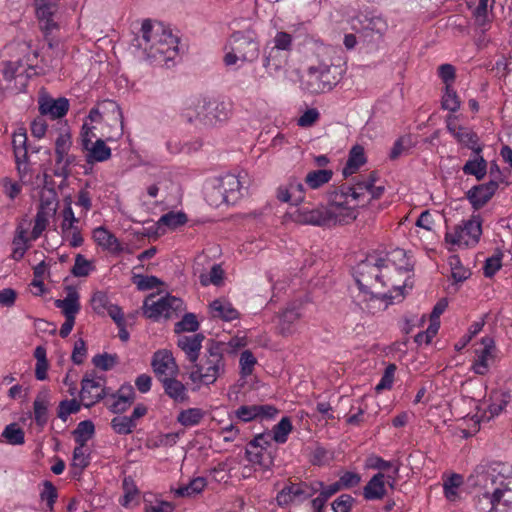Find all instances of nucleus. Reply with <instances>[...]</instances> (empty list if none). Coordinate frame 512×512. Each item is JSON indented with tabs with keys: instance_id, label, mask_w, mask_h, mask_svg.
I'll list each match as a JSON object with an SVG mask.
<instances>
[{
	"instance_id": "f257e3e1",
	"label": "nucleus",
	"mask_w": 512,
	"mask_h": 512,
	"mask_svg": "<svg viewBox=\"0 0 512 512\" xmlns=\"http://www.w3.org/2000/svg\"><path fill=\"white\" fill-rule=\"evenodd\" d=\"M479 512H494L512 505V476L508 466H478L466 480Z\"/></svg>"
},
{
	"instance_id": "f03ea898",
	"label": "nucleus",
	"mask_w": 512,
	"mask_h": 512,
	"mask_svg": "<svg viewBox=\"0 0 512 512\" xmlns=\"http://www.w3.org/2000/svg\"><path fill=\"white\" fill-rule=\"evenodd\" d=\"M402 271V268H395L389 259L369 257L357 265L355 280L359 289L372 297L390 302L394 299L400 301L404 298L405 285L396 282L393 275Z\"/></svg>"
},
{
	"instance_id": "7ed1b4c3",
	"label": "nucleus",
	"mask_w": 512,
	"mask_h": 512,
	"mask_svg": "<svg viewBox=\"0 0 512 512\" xmlns=\"http://www.w3.org/2000/svg\"><path fill=\"white\" fill-rule=\"evenodd\" d=\"M142 42L147 58L158 65H167L178 55V38L162 23L144 20L141 27Z\"/></svg>"
},
{
	"instance_id": "20e7f679",
	"label": "nucleus",
	"mask_w": 512,
	"mask_h": 512,
	"mask_svg": "<svg viewBox=\"0 0 512 512\" xmlns=\"http://www.w3.org/2000/svg\"><path fill=\"white\" fill-rule=\"evenodd\" d=\"M225 360L220 344L211 341L204 355L192 364L189 379L193 383L211 385L225 373Z\"/></svg>"
},
{
	"instance_id": "39448f33",
	"label": "nucleus",
	"mask_w": 512,
	"mask_h": 512,
	"mask_svg": "<svg viewBox=\"0 0 512 512\" xmlns=\"http://www.w3.org/2000/svg\"><path fill=\"white\" fill-rule=\"evenodd\" d=\"M91 122L101 124V137L106 141H117L123 135V114L113 100L105 99L97 103L88 115Z\"/></svg>"
},
{
	"instance_id": "423d86ee",
	"label": "nucleus",
	"mask_w": 512,
	"mask_h": 512,
	"mask_svg": "<svg viewBox=\"0 0 512 512\" xmlns=\"http://www.w3.org/2000/svg\"><path fill=\"white\" fill-rule=\"evenodd\" d=\"M344 70L335 63L320 62L310 66L304 78V86L312 94L331 91L341 80Z\"/></svg>"
},
{
	"instance_id": "0eeeda50",
	"label": "nucleus",
	"mask_w": 512,
	"mask_h": 512,
	"mask_svg": "<svg viewBox=\"0 0 512 512\" xmlns=\"http://www.w3.org/2000/svg\"><path fill=\"white\" fill-rule=\"evenodd\" d=\"M230 48L223 58L226 66L235 65L238 61L252 62L259 55V42L252 31L234 32L230 39Z\"/></svg>"
},
{
	"instance_id": "6e6552de",
	"label": "nucleus",
	"mask_w": 512,
	"mask_h": 512,
	"mask_svg": "<svg viewBox=\"0 0 512 512\" xmlns=\"http://www.w3.org/2000/svg\"><path fill=\"white\" fill-rule=\"evenodd\" d=\"M182 309L183 301L168 294L159 297L158 294L152 293L145 298L143 303V314L152 320H158L160 317L173 318Z\"/></svg>"
},
{
	"instance_id": "1a4fd4ad",
	"label": "nucleus",
	"mask_w": 512,
	"mask_h": 512,
	"mask_svg": "<svg viewBox=\"0 0 512 512\" xmlns=\"http://www.w3.org/2000/svg\"><path fill=\"white\" fill-rule=\"evenodd\" d=\"M482 234L481 220L479 216H473L464 221L463 226H455L452 232H447L445 240L458 246H469L478 243Z\"/></svg>"
},
{
	"instance_id": "9d476101",
	"label": "nucleus",
	"mask_w": 512,
	"mask_h": 512,
	"mask_svg": "<svg viewBox=\"0 0 512 512\" xmlns=\"http://www.w3.org/2000/svg\"><path fill=\"white\" fill-rule=\"evenodd\" d=\"M218 192L223 196V201L227 204H234L243 195L242 191L247 190L250 184L247 173L238 175L226 174L219 180Z\"/></svg>"
},
{
	"instance_id": "9b49d317",
	"label": "nucleus",
	"mask_w": 512,
	"mask_h": 512,
	"mask_svg": "<svg viewBox=\"0 0 512 512\" xmlns=\"http://www.w3.org/2000/svg\"><path fill=\"white\" fill-rule=\"evenodd\" d=\"M65 207L62 211V223L60 225L62 237L69 242L73 248L80 247L84 239L81 235V230L78 227L79 218H76L72 209V198L67 196L64 198Z\"/></svg>"
},
{
	"instance_id": "f8f14e48",
	"label": "nucleus",
	"mask_w": 512,
	"mask_h": 512,
	"mask_svg": "<svg viewBox=\"0 0 512 512\" xmlns=\"http://www.w3.org/2000/svg\"><path fill=\"white\" fill-rule=\"evenodd\" d=\"M351 23L352 28L365 37H370L373 34L382 37L388 28L387 22L382 17L368 14L354 17Z\"/></svg>"
},
{
	"instance_id": "ddd939ff",
	"label": "nucleus",
	"mask_w": 512,
	"mask_h": 512,
	"mask_svg": "<svg viewBox=\"0 0 512 512\" xmlns=\"http://www.w3.org/2000/svg\"><path fill=\"white\" fill-rule=\"evenodd\" d=\"M209 97L198 96L191 99L185 104V107L181 111V117L187 123L195 126H204V122L208 118L206 114L207 108H209Z\"/></svg>"
},
{
	"instance_id": "4468645a",
	"label": "nucleus",
	"mask_w": 512,
	"mask_h": 512,
	"mask_svg": "<svg viewBox=\"0 0 512 512\" xmlns=\"http://www.w3.org/2000/svg\"><path fill=\"white\" fill-rule=\"evenodd\" d=\"M151 366L159 381L164 380V377H176L179 372L172 352L166 349L158 350L153 354Z\"/></svg>"
},
{
	"instance_id": "2eb2a0df",
	"label": "nucleus",
	"mask_w": 512,
	"mask_h": 512,
	"mask_svg": "<svg viewBox=\"0 0 512 512\" xmlns=\"http://www.w3.org/2000/svg\"><path fill=\"white\" fill-rule=\"evenodd\" d=\"M103 382L101 377L89 378L85 376L82 379L80 398L85 407L90 408L106 396V389L103 387Z\"/></svg>"
},
{
	"instance_id": "dca6fc26",
	"label": "nucleus",
	"mask_w": 512,
	"mask_h": 512,
	"mask_svg": "<svg viewBox=\"0 0 512 512\" xmlns=\"http://www.w3.org/2000/svg\"><path fill=\"white\" fill-rule=\"evenodd\" d=\"M291 219L299 224L327 226V207H301L289 213Z\"/></svg>"
},
{
	"instance_id": "f3484780",
	"label": "nucleus",
	"mask_w": 512,
	"mask_h": 512,
	"mask_svg": "<svg viewBox=\"0 0 512 512\" xmlns=\"http://www.w3.org/2000/svg\"><path fill=\"white\" fill-rule=\"evenodd\" d=\"M292 37L286 32H278L274 37V46L266 52L263 65L266 69L277 71L281 67V62L277 60L279 50H290Z\"/></svg>"
},
{
	"instance_id": "a211bd4d",
	"label": "nucleus",
	"mask_w": 512,
	"mask_h": 512,
	"mask_svg": "<svg viewBox=\"0 0 512 512\" xmlns=\"http://www.w3.org/2000/svg\"><path fill=\"white\" fill-rule=\"evenodd\" d=\"M311 497V492L308 490V484L306 483H290L283 487L278 492L276 501L279 506H288L292 502L298 500L303 501Z\"/></svg>"
},
{
	"instance_id": "6ab92c4d",
	"label": "nucleus",
	"mask_w": 512,
	"mask_h": 512,
	"mask_svg": "<svg viewBox=\"0 0 512 512\" xmlns=\"http://www.w3.org/2000/svg\"><path fill=\"white\" fill-rule=\"evenodd\" d=\"M209 108L206 110L207 121L204 127H214L218 123L225 122L232 115V104L209 97Z\"/></svg>"
},
{
	"instance_id": "aec40b11",
	"label": "nucleus",
	"mask_w": 512,
	"mask_h": 512,
	"mask_svg": "<svg viewBox=\"0 0 512 512\" xmlns=\"http://www.w3.org/2000/svg\"><path fill=\"white\" fill-rule=\"evenodd\" d=\"M498 189L496 181L475 185L466 192V198L475 210L481 209L493 197Z\"/></svg>"
},
{
	"instance_id": "412c9836",
	"label": "nucleus",
	"mask_w": 512,
	"mask_h": 512,
	"mask_svg": "<svg viewBox=\"0 0 512 512\" xmlns=\"http://www.w3.org/2000/svg\"><path fill=\"white\" fill-rule=\"evenodd\" d=\"M38 103L41 115H49L51 119L62 118L69 110V101L64 97L53 99L50 96H41Z\"/></svg>"
},
{
	"instance_id": "4be33fe9",
	"label": "nucleus",
	"mask_w": 512,
	"mask_h": 512,
	"mask_svg": "<svg viewBox=\"0 0 512 512\" xmlns=\"http://www.w3.org/2000/svg\"><path fill=\"white\" fill-rule=\"evenodd\" d=\"M483 348L477 353V358L473 363L472 370L478 375H485L490 368V363L494 358L493 351L495 349L494 339L491 337L482 338Z\"/></svg>"
},
{
	"instance_id": "5701e85b",
	"label": "nucleus",
	"mask_w": 512,
	"mask_h": 512,
	"mask_svg": "<svg viewBox=\"0 0 512 512\" xmlns=\"http://www.w3.org/2000/svg\"><path fill=\"white\" fill-rule=\"evenodd\" d=\"M204 339L205 336L202 333L190 336L182 335L178 337L177 346L184 352L187 360L193 364L199 359Z\"/></svg>"
},
{
	"instance_id": "b1692460",
	"label": "nucleus",
	"mask_w": 512,
	"mask_h": 512,
	"mask_svg": "<svg viewBox=\"0 0 512 512\" xmlns=\"http://www.w3.org/2000/svg\"><path fill=\"white\" fill-rule=\"evenodd\" d=\"M304 185L296 178H291L289 182L280 186L277 190V198L282 202H291L298 205L304 200Z\"/></svg>"
},
{
	"instance_id": "393cba45",
	"label": "nucleus",
	"mask_w": 512,
	"mask_h": 512,
	"mask_svg": "<svg viewBox=\"0 0 512 512\" xmlns=\"http://www.w3.org/2000/svg\"><path fill=\"white\" fill-rule=\"evenodd\" d=\"M277 412L278 410L272 405H243L237 409L236 416L243 422H249L256 418H271Z\"/></svg>"
},
{
	"instance_id": "a878e982",
	"label": "nucleus",
	"mask_w": 512,
	"mask_h": 512,
	"mask_svg": "<svg viewBox=\"0 0 512 512\" xmlns=\"http://www.w3.org/2000/svg\"><path fill=\"white\" fill-rule=\"evenodd\" d=\"M136 397L134 388L130 384L122 385L115 394H112L113 403L109 405L111 412L121 414L134 402Z\"/></svg>"
},
{
	"instance_id": "bb28decb",
	"label": "nucleus",
	"mask_w": 512,
	"mask_h": 512,
	"mask_svg": "<svg viewBox=\"0 0 512 512\" xmlns=\"http://www.w3.org/2000/svg\"><path fill=\"white\" fill-rule=\"evenodd\" d=\"M357 213L352 206L327 207V226L344 225L354 221Z\"/></svg>"
},
{
	"instance_id": "cd10ccee",
	"label": "nucleus",
	"mask_w": 512,
	"mask_h": 512,
	"mask_svg": "<svg viewBox=\"0 0 512 512\" xmlns=\"http://www.w3.org/2000/svg\"><path fill=\"white\" fill-rule=\"evenodd\" d=\"M209 311L213 318L223 321H232L239 317V312L225 299H216L209 305Z\"/></svg>"
},
{
	"instance_id": "c85d7f7f",
	"label": "nucleus",
	"mask_w": 512,
	"mask_h": 512,
	"mask_svg": "<svg viewBox=\"0 0 512 512\" xmlns=\"http://www.w3.org/2000/svg\"><path fill=\"white\" fill-rule=\"evenodd\" d=\"M50 405V394L47 389L39 391L34 402V418L38 426L44 427L48 421V406Z\"/></svg>"
},
{
	"instance_id": "c756f323",
	"label": "nucleus",
	"mask_w": 512,
	"mask_h": 512,
	"mask_svg": "<svg viewBox=\"0 0 512 512\" xmlns=\"http://www.w3.org/2000/svg\"><path fill=\"white\" fill-rule=\"evenodd\" d=\"M55 306L62 310L65 317H76L80 310L79 294L73 287H68L67 296L64 299H57Z\"/></svg>"
},
{
	"instance_id": "7c9ffc66",
	"label": "nucleus",
	"mask_w": 512,
	"mask_h": 512,
	"mask_svg": "<svg viewBox=\"0 0 512 512\" xmlns=\"http://www.w3.org/2000/svg\"><path fill=\"white\" fill-rule=\"evenodd\" d=\"M386 494L385 475L375 474L363 488V496L366 500L382 499Z\"/></svg>"
},
{
	"instance_id": "2f4dec72",
	"label": "nucleus",
	"mask_w": 512,
	"mask_h": 512,
	"mask_svg": "<svg viewBox=\"0 0 512 512\" xmlns=\"http://www.w3.org/2000/svg\"><path fill=\"white\" fill-rule=\"evenodd\" d=\"M93 238L97 244L113 253L122 251V246L114 234L104 227H97L93 231Z\"/></svg>"
},
{
	"instance_id": "473e14b6",
	"label": "nucleus",
	"mask_w": 512,
	"mask_h": 512,
	"mask_svg": "<svg viewBox=\"0 0 512 512\" xmlns=\"http://www.w3.org/2000/svg\"><path fill=\"white\" fill-rule=\"evenodd\" d=\"M88 163L103 162L111 157V149L105 144L103 137L97 138L94 143L84 149Z\"/></svg>"
},
{
	"instance_id": "72a5a7b5",
	"label": "nucleus",
	"mask_w": 512,
	"mask_h": 512,
	"mask_svg": "<svg viewBox=\"0 0 512 512\" xmlns=\"http://www.w3.org/2000/svg\"><path fill=\"white\" fill-rule=\"evenodd\" d=\"M165 393L175 402H185L188 399L186 387L176 377H164L161 381Z\"/></svg>"
},
{
	"instance_id": "f704fd0d",
	"label": "nucleus",
	"mask_w": 512,
	"mask_h": 512,
	"mask_svg": "<svg viewBox=\"0 0 512 512\" xmlns=\"http://www.w3.org/2000/svg\"><path fill=\"white\" fill-rule=\"evenodd\" d=\"M27 136L26 133H16L13 135V147L16 162L18 165V171L21 173L26 172V163L28 160L27 148H26Z\"/></svg>"
},
{
	"instance_id": "c9c22d12",
	"label": "nucleus",
	"mask_w": 512,
	"mask_h": 512,
	"mask_svg": "<svg viewBox=\"0 0 512 512\" xmlns=\"http://www.w3.org/2000/svg\"><path fill=\"white\" fill-rule=\"evenodd\" d=\"M301 314L295 307L286 308L279 317L278 332L289 336L294 332L293 325L300 319Z\"/></svg>"
},
{
	"instance_id": "e433bc0d",
	"label": "nucleus",
	"mask_w": 512,
	"mask_h": 512,
	"mask_svg": "<svg viewBox=\"0 0 512 512\" xmlns=\"http://www.w3.org/2000/svg\"><path fill=\"white\" fill-rule=\"evenodd\" d=\"M455 138L460 144L472 150L474 154H480L483 150V145L479 143L478 135L472 130L459 126Z\"/></svg>"
},
{
	"instance_id": "4c0bfd02",
	"label": "nucleus",
	"mask_w": 512,
	"mask_h": 512,
	"mask_svg": "<svg viewBox=\"0 0 512 512\" xmlns=\"http://www.w3.org/2000/svg\"><path fill=\"white\" fill-rule=\"evenodd\" d=\"M487 161L480 154H475L473 159L468 160L462 171L466 175H473L477 180H482L487 173Z\"/></svg>"
},
{
	"instance_id": "58836bf2",
	"label": "nucleus",
	"mask_w": 512,
	"mask_h": 512,
	"mask_svg": "<svg viewBox=\"0 0 512 512\" xmlns=\"http://www.w3.org/2000/svg\"><path fill=\"white\" fill-rule=\"evenodd\" d=\"M366 158L364 148L360 145H355L349 152L347 163L343 169V175L345 177L355 173L360 166L365 164Z\"/></svg>"
},
{
	"instance_id": "ea45409f",
	"label": "nucleus",
	"mask_w": 512,
	"mask_h": 512,
	"mask_svg": "<svg viewBox=\"0 0 512 512\" xmlns=\"http://www.w3.org/2000/svg\"><path fill=\"white\" fill-rule=\"evenodd\" d=\"M379 175L376 171L370 172L367 176H360L357 178L353 186L351 187V200H358L364 194L369 192L372 186V182H377Z\"/></svg>"
},
{
	"instance_id": "a19ab883",
	"label": "nucleus",
	"mask_w": 512,
	"mask_h": 512,
	"mask_svg": "<svg viewBox=\"0 0 512 512\" xmlns=\"http://www.w3.org/2000/svg\"><path fill=\"white\" fill-rule=\"evenodd\" d=\"M51 204L52 202L49 201L41 202V210H39L36 214L34 227L31 232V237L33 240H36L41 236L42 232L46 229V226L48 224L47 214L43 210L47 208L48 210H51L53 213L56 212V207H50Z\"/></svg>"
},
{
	"instance_id": "79ce46f5",
	"label": "nucleus",
	"mask_w": 512,
	"mask_h": 512,
	"mask_svg": "<svg viewBox=\"0 0 512 512\" xmlns=\"http://www.w3.org/2000/svg\"><path fill=\"white\" fill-rule=\"evenodd\" d=\"M89 464L90 459L87 449H85V446L77 445L74 448L72 458L73 476H80Z\"/></svg>"
},
{
	"instance_id": "37998d69",
	"label": "nucleus",
	"mask_w": 512,
	"mask_h": 512,
	"mask_svg": "<svg viewBox=\"0 0 512 512\" xmlns=\"http://www.w3.org/2000/svg\"><path fill=\"white\" fill-rule=\"evenodd\" d=\"M333 176L332 170L320 169L310 171L305 177V183L311 189H318L324 184L328 183Z\"/></svg>"
},
{
	"instance_id": "c03bdc74",
	"label": "nucleus",
	"mask_w": 512,
	"mask_h": 512,
	"mask_svg": "<svg viewBox=\"0 0 512 512\" xmlns=\"http://www.w3.org/2000/svg\"><path fill=\"white\" fill-rule=\"evenodd\" d=\"M206 480L203 477L192 479L188 484L180 486L175 494L178 497H191L199 494L206 486Z\"/></svg>"
},
{
	"instance_id": "a18cd8bd",
	"label": "nucleus",
	"mask_w": 512,
	"mask_h": 512,
	"mask_svg": "<svg viewBox=\"0 0 512 512\" xmlns=\"http://www.w3.org/2000/svg\"><path fill=\"white\" fill-rule=\"evenodd\" d=\"M349 198H351V187L342 185L335 188L329 193V207L349 206Z\"/></svg>"
},
{
	"instance_id": "49530a36",
	"label": "nucleus",
	"mask_w": 512,
	"mask_h": 512,
	"mask_svg": "<svg viewBox=\"0 0 512 512\" xmlns=\"http://www.w3.org/2000/svg\"><path fill=\"white\" fill-rule=\"evenodd\" d=\"M95 426L92 421H81L73 431L75 441L78 445L86 446V442L94 435Z\"/></svg>"
},
{
	"instance_id": "de8ad7c7",
	"label": "nucleus",
	"mask_w": 512,
	"mask_h": 512,
	"mask_svg": "<svg viewBox=\"0 0 512 512\" xmlns=\"http://www.w3.org/2000/svg\"><path fill=\"white\" fill-rule=\"evenodd\" d=\"M204 417V412L200 408H189L186 410H182L178 416L177 421L185 426H195L201 422Z\"/></svg>"
},
{
	"instance_id": "09e8293b",
	"label": "nucleus",
	"mask_w": 512,
	"mask_h": 512,
	"mask_svg": "<svg viewBox=\"0 0 512 512\" xmlns=\"http://www.w3.org/2000/svg\"><path fill=\"white\" fill-rule=\"evenodd\" d=\"M188 221L187 215L184 212H168L160 217L157 226L165 225L171 229H176L184 225Z\"/></svg>"
},
{
	"instance_id": "8fccbe9b",
	"label": "nucleus",
	"mask_w": 512,
	"mask_h": 512,
	"mask_svg": "<svg viewBox=\"0 0 512 512\" xmlns=\"http://www.w3.org/2000/svg\"><path fill=\"white\" fill-rule=\"evenodd\" d=\"M492 403L489 405L491 417L498 415L509 403L511 396L509 392L494 391L491 395Z\"/></svg>"
},
{
	"instance_id": "3c124183",
	"label": "nucleus",
	"mask_w": 512,
	"mask_h": 512,
	"mask_svg": "<svg viewBox=\"0 0 512 512\" xmlns=\"http://www.w3.org/2000/svg\"><path fill=\"white\" fill-rule=\"evenodd\" d=\"M292 431V423L288 417H283L280 422L274 426L271 438L277 443H285L288 434Z\"/></svg>"
},
{
	"instance_id": "603ef678",
	"label": "nucleus",
	"mask_w": 512,
	"mask_h": 512,
	"mask_svg": "<svg viewBox=\"0 0 512 512\" xmlns=\"http://www.w3.org/2000/svg\"><path fill=\"white\" fill-rule=\"evenodd\" d=\"M2 436L11 445H21L25 441L24 431L15 423L7 425L2 433Z\"/></svg>"
},
{
	"instance_id": "864d4df0",
	"label": "nucleus",
	"mask_w": 512,
	"mask_h": 512,
	"mask_svg": "<svg viewBox=\"0 0 512 512\" xmlns=\"http://www.w3.org/2000/svg\"><path fill=\"white\" fill-rule=\"evenodd\" d=\"M111 427L117 434L126 435L132 433L136 423L129 416H116L111 420Z\"/></svg>"
},
{
	"instance_id": "5fc2aeb1",
	"label": "nucleus",
	"mask_w": 512,
	"mask_h": 512,
	"mask_svg": "<svg viewBox=\"0 0 512 512\" xmlns=\"http://www.w3.org/2000/svg\"><path fill=\"white\" fill-rule=\"evenodd\" d=\"M56 154V169L54 174L58 177L67 178L69 175L68 166L73 162V158L68 155V152L55 151Z\"/></svg>"
},
{
	"instance_id": "6e6d98bb",
	"label": "nucleus",
	"mask_w": 512,
	"mask_h": 512,
	"mask_svg": "<svg viewBox=\"0 0 512 512\" xmlns=\"http://www.w3.org/2000/svg\"><path fill=\"white\" fill-rule=\"evenodd\" d=\"M460 104L461 102L457 92L453 89V87H445V92L442 97V108L450 112H456L459 110Z\"/></svg>"
},
{
	"instance_id": "4d7b16f0",
	"label": "nucleus",
	"mask_w": 512,
	"mask_h": 512,
	"mask_svg": "<svg viewBox=\"0 0 512 512\" xmlns=\"http://www.w3.org/2000/svg\"><path fill=\"white\" fill-rule=\"evenodd\" d=\"M462 482V476L459 474H453L444 482V493L448 500H456L458 496L457 489L460 487Z\"/></svg>"
},
{
	"instance_id": "13d9d810",
	"label": "nucleus",
	"mask_w": 512,
	"mask_h": 512,
	"mask_svg": "<svg viewBox=\"0 0 512 512\" xmlns=\"http://www.w3.org/2000/svg\"><path fill=\"white\" fill-rule=\"evenodd\" d=\"M93 364L103 371L112 369L118 363V356L116 354H97L92 359Z\"/></svg>"
},
{
	"instance_id": "bf43d9fd",
	"label": "nucleus",
	"mask_w": 512,
	"mask_h": 512,
	"mask_svg": "<svg viewBox=\"0 0 512 512\" xmlns=\"http://www.w3.org/2000/svg\"><path fill=\"white\" fill-rule=\"evenodd\" d=\"M199 328V322L196 315L193 313H186L182 320L176 323L175 332L180 333L183 331L195 332Z\"/></svg>"
},
{
	"instance_id": "052dcab7",
	"label": "nucleus",
	"mask_w": 512,
	"mask_h": 512,
	"mask_svg": "<svg viewBox=\"0 0 512 512\" xmlns=\"http://www.w3.org/2000/svg\"><path fill=\"white\" fill-rule=\"evenodd\" d=\"M80 410V404L75 399L63 400L59 403L57 416L66 421L70 414L77 413Z\"/></svg>"
},
{
	"instance_id": "680f3d73",
	"label": "nucleus",
	"mask_w": 512,
	"mask_h": 512,
	"mask_svg": "<svg viewBox=\"0 0 512 512\" xmlns=\"http://www.w3.org/2000/svg\"><path fill=\"white\" fill-rule=\"evenodd\" d=\"M449 263L452 270V277L456 282H463L471 275V272L461 265L458 256L450 257Z\"/></svg>"
},
{
	"instance_id": "e2e57ef3",
	"label": "nucleus",
	"mask_w": 512,
	"mask_h": 512,
	"mask_svg": "<svg viewBox=\"0 0 512 512\" xmlns=\"http://www.w3.org/2000/svg\"><path fill=\"white\" fill-rule=\"evenodd\" d=\"M223 270L220 265H213L210 271L209 276L206 274L200 275V283L203 286H207L209 284L219 285L223 279Z\"/></svg>"
},
{
	"instance_id": "0e129e2a",
	"label": "nucleus",
	"mask_w": 512,
	"mask_h": 512,
	"mask_svg": "<svg viewBox=\"0 0 512 512\" xmlns=\"http://www.w3.org/2000/svg\"><path fill=\"white\" fill-rule=\"evenodd\" d=\"M91 270V264L82 254H77L75 257V264L71 269V273L75 277H86Z\"/></svg>"
},
{
	"instance_id": "69168bd1",
	"label": "nucleus",
	"mask_w": 512,
	"mask_h": 512,
	"mask_svg": "<svg viewBox=\"0 0 512 512\" xmlns=\"http://www.w3.org/2000/svg\"><path fill=\"white\" fill-rule=\"evenodd\" d=\"M134 283L139 290L145 291L154 289L163 284V282L156 276H143L138 275L134 277Z\"/></svg>"
},
{
	"instance_id": "338daca9",
	"label": "nucleus",
	"mask_w": 512,
	"mask_h": 512,
	"mask_svg": "<svg viewBox=\"0 0 512 512\" xmlns=\"http://www.w3.org/2000/svg\"><path fill=\"white\" fill-rule=\"evenodd\" d=\"M91 305L96 313L103 314L110 305L107 294L103 291L95 292L91 299Z\"/></svg>"
},
{
	"instance_id": "774afa93",
	"label": "nucleus",
	"mask_w": 512,
	"mask_h": 512,
	"mask_svg": "<svg viewBox=\"0 0 512 512\" xmlns=\"http://www.w3.org/2000/svg\"><path fill=\"white\" fill-rule=\"evenodd\" d=\"M355 499L348 494L340 495L333 503L332 510L334 512H350Z\"/></svg>"
}]
</instances>
